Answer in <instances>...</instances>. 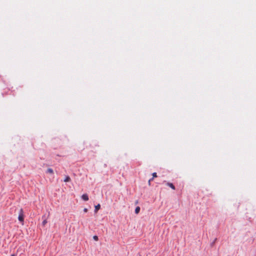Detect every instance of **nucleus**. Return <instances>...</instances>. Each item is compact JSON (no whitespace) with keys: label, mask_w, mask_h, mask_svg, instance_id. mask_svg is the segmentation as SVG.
Wrapping results in <instances>:
<instances>
[{"label":"nucleus","mask_w":256,"mask_h":256,"mask_svg":"<svg viewBox=\"0 0 256 256\" xmlns=\"http://www.w3.org/2000/svg\"><path fill=\"white\" fill-rule=\"evenodd\" d=\"M18 220L20 222H23L24 221V212L22 208H20L19 212V214L18 216Z\"/></svg>","instance_id":"nucleus-1"},{"label":"nucleus","mask_w":256,"mask_h":256,"mask_svg":"<svg viewBox=\"0 0 256 256\" xmlns=\"http://www.w3.org/2000/svg\"><path fill=\"white\" fill-rule=\"evenodd\" d=\"M82 198L84 201H88V196L86 194H83L82 196Z\"/></svg>","instance_id":"nucleus-2"},{"label":"nucleus","mask_w":256,"mask_h":256,"mask_svg":"<svg viewBox=\"0 0 256 256\" xmlns=\"http://www.w3.org/2000/svg\"><path fill=\"white\" fill-rule=\"evenodd\" d=\"M100 204L95 206L94 212L96 213L100 209Z\"/></svg>","instance_id":"nucleus-3"},{"label":"nucleus","mask_w":256,"mask_h":256,"mask_svg":"<svg viewBox=\"0 0 256 256\" xmlns=\"http://www.w3.org/2000/svg\"><path fill=\"white\" fill-rule=\"evenodd\" d=\"M140 206H137L136 207V209H135V213L136 214H138L140 212Z\"/></svg>","instance_id":"nucleus-4"},{"label":"nucleus","mask_w":256,"mask_h":256,"mask_svg":"<svg viewBox=\"0 0 256 256\" xmlns=\"http://www.w3.org/2000/svg\"><path fill=\"white\" fill-rule=\"evenodd\" d=\"M42 218H45V216H42ZM47 223V220L46 218H44V220L42 221V224L43 226H44L45 224Z\"/></svg>","instance_id":"nucleus-5"},{"label":"nucleus","mask_w":256,"mask_h":256,"mask_svg":"<svg viewBox=\"0 0 256 256\" xmlns=\"http://www.w3.org/2000/svg\"><path fill=\"white\" fill-rule=\"evenodd\" d=\"M168 184L173 190H175L174 186L172 183H168Z\"/></svg>","instance_id":"nucleus-6"},{"label":"nucleus","mask_w":256,"mask_h":256,"mask_svg":"<svg viewBox=\"0 0 256 256\" xmlns=\"http://www.w3.org/2000/svg\"><path fill=\"white\" fill-rule=\"evenodd\" d=\"M48 174H53V170L52 168H48L47 170Z\"/></svg>","instance_id":"nucleus-7"},{"label":"nucleus","mask_w":256,"mask_h":256,"mask_svg":"<svg viewBox=\"0 0 256 256\" xmlns=\"http://www.w3.org/2000/svg\"><path fill=\"white\" fill-rule=\"evenodd\" d=\"M70 180V177H66V178L64 180V182H68Z\"/></svg>","instance_id":"nucleus-8"},{"label":"nucleus","mask_w":256,"mask_h":256,"mask_svg":"<svg viewBox=\"0 0 256 256\" xmlns=\"http://www.w3.org/2000/svg\"><path fill=\"white\" fill-rule=\"evenodd\" d=\"M93 238L94 240H96V241L98 240V236H93Z\"/></svg>","instance_id":"nucleus-9"},{"label":"nucleus","mask_w":256,"mask_h":256,"mask_svg":"<svg viewBox=\"0 0 256 256\" xmlns=\"http://www.w3.org/2000/svg\"><path fill=\"white\" fill-rule=\"evenodd\" d=\"M216 240H217V238H216L214 240V241L211 243L210 245H211V246H212L214 245V244H215V242H216Z\"/></svg>","instance_id":"nucleus-10"},{"label":"nucleus","mask_w":256,"mask_h":256,"mask_svg":"<svg viewBox=\"0 0 256 256\" xmlns=\"http://www.w3.org/2000/svg\"><path fill=\"white\" fill-rule=\"evenodd\" d=\"M154 177H152L150 179V180H148V184H150V182L154 180Z\"/></svg>","instance_id":"nucleus-11"},{"label":"nucleus","mask_w":256,"mask_h":256,"mask_svg":"<svg viewBox=\"0 0 256 256\" xmlns=\"http://www.w3.org/2000/svg\"><path fill=\"white\" fill-rule=\"evenodd\" d=\"M152 176H157L156 172H153L152 174Z\"/></svg>","instance_id":"nucleus-12"},{"label":"nucleus","mask_w":256,"mask_h":256,"mask_svg":"<svg viewBox=\"0 0 256 256\" xmlns=\"http://www.w3.org/2000/svg\"><path fill=\"white\" fill-rule=\"evenodd\" d=\"M88 208H84V212H88Z\"/></svg>","instance_id":"nucleus-13"},{"label":"nucleus","mask_w":256,"mask_h":256,"mask_svg":"<svg viewBox=\"0 0 256 256\" xmlns=\"http://www.w3.org/2000/svg\"><path fill=\"white\" fill-rule=\"evenodd\" d=\"M136 204H138V200H136L135 202Z\"/></svg>","instance_id":"nucleus-14"},{"label":"nucleus","mask_w":256,"mask_h":256,"mask_svg":"<svg viewBox=\"0 0 256 256\" xmlns=\"http://www.w3.org/2000/svg\"><path fill=\"white\" fill-rule=\"evenodd\" d=\"M11 256H16V255L14 254H12L11 255Z\"/></svg>","instance_id":"nucleus-15"}]
</instances>
